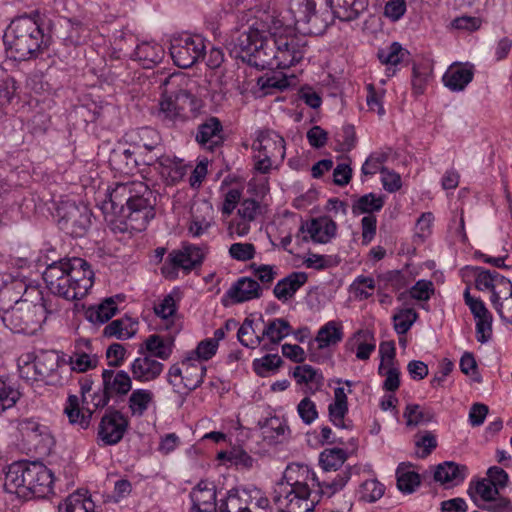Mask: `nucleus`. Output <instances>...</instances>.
I'll return each mask as SVG.
<instances>
[{"instance_id": "42", "label": "nucleus", "mask_w": 512, "mask_h": 512, "mask_svg": "<svg viewBox=\"0 0 512 512\" xmlns=\"http://www.w3.org/2000/svg\"><path fill=\"white\" fill-rule=\"evenodd\" d=\"M154 404V393L149 389L139 388L131 392L127 406L132 417H142Z\"/></svg>"}, {"instance_id": "12", "label": "nucleus", "mask_w": 512, "mask_h": 512, "mask_svg": "<svg viewBox=\"0 0 512 512\" xmlns=\"http://www.w3.org/2000/svg\"><path fill=\"white\" fill-rule=\"evenodd\" d=\"M336 231L337 225L331 218L326 216L314 218L301 224L295 235V242L297 247H301L308 240L326 244L335 237Z\"/></svg>"}, {"instance_id": "28", "label": "nucleus", "mask_w": 512, "mask_h": 512, "mask_svg": "<svg viewBox=\"0 0 512 512\" xmlns=\"http://www.w3.org/2000/svg\"><path fill=\"white\" fill-rule=\"evenodd\" d=\"M352 390L345 389L344 386L337 387L334 390V400L329 405V418L334 426L342 429H351L352 423L349 420H346V414L348 413V402L347 395L350 394Z\"/></svg>"}, {"instance_id": "14", "label": "nucleus", "mask_w": 512, "mask_h": 512, "mask_svg": "<svg viewBox=\"0 0 512 512\" xmlns=\"http://www.w3.org/2000/svg\"><path fill=\"white\" fill-rule=\"evenodd\" d=\"M58 213L62 228L75 237L83 236L91 224V212L85 205L66 202L60 206Z\"/></svg>"}, {"instance_id": "49", "label": "nucleus", "mask_w": 512, "mask_h": 512, "mask_svg": "<svg viewBox=\"0 0 512 512\" xmlns=\"http://www.w3.org/2000/svg\"><path fill=\"white\" fill-rule=\"evenodd\" d=\"M397 487L404 493H412L420 485V476L411 464L401 463L396 469Z\"/></svg>"}, {"instance_id": "19", "label": "nucleus", "mask_w": 512, "mask_h": 512, "mask_svg": "<svg viewBox=\"0 0 512 512\" xmlns=\"http://www.w3.org/2000/svg\"><path fill=\"white\" fill-rule=\"evenodd\" d=\"M253 152L266 154L270 158H274L283 162L285 158V140L276 131L266 129L256 133V138L252 144Z\"/></svg>"}, {"instance_id": "11", "label": "nucleus", "mask_w": 512, "mask_h": 512, "mask_svg": "<svg viewBox=\"0 0 512 512\" xmlns=\"http://www.w3.org/2000/svg\"><path fill=\"white\" fill-rule=\"evenodd\" d=\"M148 193V186L142 182L118 183L108 189L105 199L99 205L106 218L118 216L127 206L128 198L135 194ZM113 221V218L110 219Z\"/></svg>"}, {"instance_id": "20", "label": "nucleus", "mask_w": 512, "mask_h": 512, "mask_svg": "<svg viewBox=\"0 0 512 512\" xmlns=\"http://www.w3.org/2000/svg\"><path fill=\"white\" fill-rule=\"evenodd\" d=\"M190 512H218L216 485L201 480L190 492Z\"/></svg>"}, {"instance_id": "5", "label": "nucleus", "mask_w": 512, "mask_h": 512, "mask_svg": "<svg viewBox=\"0 0 512 512\" xmlns=\"http://www.w3.org/2000/svg\"><path fill=\"white\" fill-rule=\"evenodd\" d=\"M4 41L14 58L19 60L37 58L49 45L48 38L37 21L27 16L11 22Z\"/></svg>"}, {"instance_id": "60", "label": "nucleus", "mask_w": 512, "mask_h": 512, "mask_svg": "<svg viewBox=\"0 0 512 512\" xmlns=\"http://www.w3.org/2000/svg\"><path fill=\"white\" fill-rule=\"evenodd\" d=\"M379 375L385 378L383 382V388L387 391L394 392L400 386V368L399 365L389 364V365H379L378 367Z\"/></svg>"}, {"instance_id": "1", "label": "nucleus", "mask_w": 512, "mask_h": 512, "mask_svg": "<svg viewBox=\"0 0 512 512\" xmlns=\"http://www.w3.org/2000/svg\"><path fill=\"white\" fill-rule=\"evenodd\" d=\"M233 42L235 50L261 69L289 68L300 63L307 52L305 36L283 27L275 12L258 11Z\"/></svg>"}, {"instance_id": "27", "label": "nucleus", "mask_w": 512, "mask_h": 512, "mask_svg": "<svg viewBox=\"0 0 512 512\" xmlns=\"http://www.w3.org/2000/svg\"><path fill=\"white\" fill-rule=\"evenodd\" d=\"M473 66L465 63L452 64L443 75V83L445 87L453 92L463 91L467 85L473 80Z\"/></svg>"}, {"instance_id": "16", "label": "nucleus", "mask_w": 512, "mask_h": 512, "mask_svg": "<svg viewBox=\"0 0 512 512\" xmlns=\"http://www.w3.org/2000/svg\"><path fill=\"white\" fill-rule=\"evenodd\" d=\"M18 429L34 447L47 453L55 444V439L46 422L36 418H24L19 421Z\"/></svg>"}, {"instance_id": "25", "label": "nucleus", "mask_w": 512, "mask_h": 512, "mask_svg": "<svg viewBox=\"0 0 512 512\" xmlns=\"http://www.w3.org/2000/svg\"><path fill=\"white\" fill-rule=\"evenodd\" d=\"M179 297L177 293H170L163 297L154 306L155 314L162 319L163 327L170 334H177L181 330V323L177 316Z\"/></svg>"}, {"instance_id": "32", "label": "nucleus", "mask_w": 512, "mask_h": 512, "mask_svg": "<svg viewBox=\"0 0 512 512\" xmlns=\"http://www.w3.org/2000/svg\"><path fill=\"white\" fill-rule=\"evenodd\" d=\"M333 15L341 21H352L367 8L368 0H326Z\"/></svg>"}, {"instance_id": "63", "label": "nucleus", "mask_w": 512, "mask_h": 512, "mask_svg": "<svg viewBox=\"0 0 512 512\" xmlns=\"http://www.w3.org/2000/svg\"><path fill=\"white\" fill-rule=\"evenodd\" d=\"M366 89V103L369 110L377 112L380 117L384 116L385 108L383 106V99L385 97L386 90L383 87L376 88L373 84H368Z\"/></svg>"}, {"instance_id": "62", "label": "nucleus", "mask_w": 512, "mask_h": 512, "mask_svg": "<svg viewBox=\"0 0 512 512\" xmlns=\"http://www.w3.org/2000/svg\"><path fill=\"white\" fill-rule=\"evenodd\" d=\"M417 319V313L412 308H405L399 310L393 315V323L395 331L400 334H406L413 323Z\"/></svg>"}, {"instance_id": "51", "label": "nucleus", "mask_w": 512, "mask_h": 512, "mask_svg": "<svg viewBox=\"0 0 512 512\" xmlns=\"http://www.w3.org/2000/svg\"><path fill=\"white\" fill-rule=\"evenodd\" d=\"M257 85L264 95L283 91L290 86L289 78L283 73L264 75L258 78Z\"/></svg>"}, {"instance_id": "7", "label": "nucleus", "mask_w": 512, "mask_h": 512, "mask_svg": "<svg viewBox=\"0 0 512 512\" xmlns=\"http://www.w3.org/2000/svg\"><path fill=\"white\" fill-rule=\"evenodd\" d=\"M319 0H290L289 8L281 20L283 27L303 34L319 35L325 31L328 22L316 10Z\"/></svg>"}, {"instance_id": "23", "label": "nucleus", "mask_w": 512, "mask_h": 512, "mask_svg": "<svg viewBox=\"0 0 512 512\" xmlns=\"http://www.w3.org/2000/svg\"><path fill=\"white\" fill-rule=\"evenodd\" d=\"M132 378L140 383H148L158 379L164 371V364L152 358V355L141 353L130 364Z\"/></svg>"}, {"instance_id": "31", "label": "nucleus", "mask_w": 512, "mask_h": 512, "mask_svg": "<svg viewBox=\"0 0 512 512\" xmlns=\"http://www.w3.org/2000/svg\"><path fill=\"white\" fill-rule=\"evenodd\" d=\"M291 333L289 322L283 318H274L265 323L261 334L263 349L271 350V346H277L285 337Z\"/></svg>"}, {"instance_id": "35", "label": "nucleus", "mask_w": 512, "mask_h": 512, "mask_svg": "<svg viewBox=\"0 0 512 512\" xmlns=\"http://www.w3.org/2000/svg\"><path fill=\"white\" fill-rule=\"evenodd\" d=\"M157 116L167 123L184 122L178 100V91L169 93L165 90L162 92Z\"/></svg>"}, {"instance_id": "3", "label": "nucleus", "mask_w": 512, "mask_h": 512, "mask_svg": "<svg viewBox=\"0 0 512 512\" xmlns=\"http://www.w3.org/2000/svg\"><path fill=\"white\" fill-rule=\"evenodd\" d=\"M17 289L27 293L26 286L21 281H15L12 286L0 290V313L4 325L14 333L34 334L46 320L48 310L42 302L34 303L26 298H13L11 292Z\"/></svg>"}, {"instance_id": "10", "label": "nucleus", "mask_w": 512, "mask_h": 512, "mask_svg": "<svg viewBox=\"0 0 512 512\" xmlns=\"http://www.w3.org/2000/svg\"><path fill=\"white\" fill-rule=\"evenodd\" d=\"M152 192L135 194L128 198L126 208L118 215L123 218L126 230L143 231L154 218V207L150 202Z\"/></svg>"}, {"instance_id": "47", "label": "nucleus", "mask_w": 512, "mask_h": 512, "mask_svg": "<svg viewBox=\"0 0 512 512\" xmlns=\"http://www.w3.org/2000/svg\"><path fill=\"white\" fill-rule=\"evenodd\" d=\"M118 311L116 299L109 297L96 306L89 307L86 311L87 319L93 324H104Z\"/></svg>"}, {"instance_id": "57", "label": "nucleus", "mask_w": 512, "mask_h": 512, "mask_svg": "<svg viewBox=\"0 0 512 512\" xmlns=\"http://www.w3.org/2000/svg\"><path fill=\"white\" fill-rule=\"evenodd\" d=\"M218 459L226 460L232 465L251 468L254 464V459L241 448H232L229 451H221L218 453Z\"/></svg>"}, {"instance_id": "40", "label": "nucleus", "mask_w": 512, "mask_h": 512, "mask_svg": "<svg viewBox=\"0 0 512 512\" xmlns=\"http://www.w3.org/2000/svg\"><path fill=\"white\" fill-rule=\"evenodd\" d=\"M133 56L144 68H151L162 60L164 49L154 41H143L136 46Z\"/></svg>"}, {"instance_id": "46", "label": "nucleus", "mask_w": 512, "mask_h": 512, "mask_svg": "<svg viewBox=\"0 0 512 512\" xmlns=\"http://www.w3.org/2000/svg\"><path fill=\"white\" fill-rule=\"evenodd\" d=\"M248 489L233 488L226 493L225 498L220 500L219 512H246Z\"/></svg>"}, {"instance_id": "43", "label": "nucleus", "mask_w": 512, "mask_h": 512, "mask_svg": "<svg viewBox=\"0 0 512 512\" xmlns=\"http://www.w3.org/2000/svg\"><path fill=\"white\" fill-rule=\"evenodd\" d=\"M262 435L269 444L283 443L290 437V429L283 419L272 417L262 426Z\"/></svg>"}, {"instance_id": "53", "label": "nucleus", "mask_w": 512, "mask_h": 512, "mask_svg": "<svg viewBox=\"0 0 512 512\" xmlns=\"http://www.w3.org/2000/svg\"><path fill=\"white\" fill-rule=\"evenodd\" d=\"M178 100L184 121L195 117L202 108L201 99L186 90L178 91Z\"/></svg>"}, {"instance_id": "29", "label": "nucleus", "mask_w": 512, "mask_h": 512, "mask_svg": "<svg viewBox=\"0 0 512 512\" xmlns=\"http://www.w3.org/2000/svg\"><path fill=\"white\" fill-rule=\"evenodd\" d=\"M174 338L173 336H161L158 334L149 335L139 350L141 353L144 350V354L152 355V358L157 360L166 361L170 358L173 353Z\"/></svg>"}, {"instance_id": "45", "label": "nucleus", "mask_w": 512, "mask_h": 512, "mask_svg": "<svg viewBox=\"0 0 512 512\" xmlns=\"http://www.w3.org/2000/svg\"><path fill=\"white\" fill-rule=\"evenodd\" d=\"M138 322L130 317H122L113 320L103 331L106 337H114L121 340L132 338L137 332Z\"/></svg>"}, {"instance_id": "17", "label": "nucleus", "mask_w": 512, "mask_h": 512, "mask_svg": "<svg viewBox=\"0 0 512 512\" xmlns=\"http://www.w3.org/2000/svg\"><path fill=\"white\" fill-rule=\"evenodd\" d=\"M129 426L127 416L117 410L106 412L98 426V439L107 446L118 444Z\"/></svg>"}, {"instance_id": "34", "label": "nucleus", "mask_w": 512, "mask_h": 512, "mask_svg": "<svg viewBox=\"0 0 512 512\" xmlns=\"http://www.w3.org/2000/svg\"><path fill=\"white\" fill-rule=\"evenodd\" d=\"M306 282V273L292 272L277 282L274 286L273 294L279 301L286 302L291 299Z\"/></svg>"}, {"instance_id": "15", "label": "nucleus", "mask_w": 512, "mask_h": 512, "mask_svg": "<svg viewBox=\"0 0 512 512\" xmlns=\"http://www.w3.org/2000/svg\"><path fill=\"white\" fill-rule=\"evenodd\" d=\"M297 473L303 479L308 480L310 486L317 487L321 497L331 498L346 486L350 480V472L342 471L334 478H324L320 480L316 473L307 465H296Z\"/></svg>"}, {"instance_id": "52", "label": "nucleus", "mask_w": 512, "mask_h": 512, "mask_svg": "<svg viewBox=\"0 0 512 512\" xmlns=\"http://www.w3.org/2000/svg\"><path fill=\"white\" fill-rule=\"evenodd\" d=\"M99 358L96 354L75 351L69 357L71 371L84 373L97 367Z\"/></svg>"}, {"instance_id": "9", "label": "nucleus", "mask_w": 512, "mask_h": 512, "mask_svg": "<svg viewBox=\"0 0 512 512\" xmlns=\"http://www.w3.org/2000/svg\"><path fill=\"white\" fill-rule=\"evenodd\" d=\"M205 373L206 365L185 353L180 361L169 367L167 382L173 387L183 385L185 389L192 391L203 383Z\"/></svg>"}, {"instance_id": "24", "label": "nucleus", "mask_w": 512, "mask_h": 512, "mask_svg": "<svg viewBox=\"0 0 512 512\" xmlns=\"http://www.w3.org/2000/svg\"><path fill=\"white\" fill-rule=\"evenodd\" d=\"M205 250L193 244H184L180 249L173 250L168 255V262L175 269L190 271L202 264Z\"/></svg>"}, {"instance_id": "56", "label": "nucleus", "mask_w": 512, "mask_h": 512, "mask_svg": "<svg viewBox=\"0 0 512 512\" xmlns=\"http://www.w3.org/2000/svg\"><path fill=\"white\" fill-rule=\"evenodd\" d=\"M218 340L208 338L198 343L194 350L186 352L189 356L198 360L201 364H205L206 361L210 360L217 352Z\"/></svg>"}, {"instance_id": "58", "label": "nucleus", "mask_w": 512, "mask_h": 512, "mask_svg": "<svg viewBox=\"0 0 512 512\" xmlns=\"http://www.w3.org/2000/svg\"><path fill=\"white\" fill-rule=\"evenodd\" d=\"M240 343L248 348H256L262 343L261 335L255 333L253 320L246 318L237 332Z\"/></svg>"}, {"instance_id": "54", "label": "nucleus", "mask_w": 512, "mask_h": 512, "mask_svg": "<svg viewBox=\"0 0 512 512\" xmlns=\"http://www.w3.org/2000/svg\"><path fill=\"white\" fill-rule=\"evenodd\" d=\"M282 360L277 354H267L253 360L254 372L260 377H267L274 373L281 365Z\"/></svg>"}, {"instance_id": "37", "label": "nucleus", "mask_w": 512, "mask_h": 512, "mask_svg": "<svg viewBox=\"0 0 512 512\" xmlns=\"http://www.w3.org/2000/svg\"><path fill=\"white\" fill-rule=\"evenodd\" d=\"M347 346L355 351L358 360L366 361L376 349V340L371 331L359 330L347 342Z\"/></svg>"}, {"instance_id": "55", "label": "nucleus", "mask_w": 512, "mask_h": 512, "mask_svg": "<svg viewBox=\"0 0 512 512\" xmlns=\"http://www.w3.org/2000/svg\"><path fill=\"white\" fill-rule=\"evenodd\" d=\"M64 411L71 424H77L82 429H86L89 426L91 416L85 415L80 411L77 396L72 395L68 397Z\"/></svg>"}, {"instance_id": "44", "label": "nucleus", "mask_w": 512, "mask_h": 512, "mask_svg": "<svg viewBox=\"0 0 512 512\" xmlns=\"http://www.w3.org/2000/svg\"><path fill=\"white\" fill-rule=\"evenodd\" d=\"M60 512H97L94 501L87 491L70 494L60 506Z\"/></svg>"}, {"instance_id": "18", "label": "nucleus", "mask_w": 512, "mask_h": 512, "mask_svg": "<svg viewBox=\"0 0 512 512\" xmlns=\"http://www.w3.org/2000/svg\"><path fill=\"white\" fill-rule=\"evenodd\" d=\"M126 137L127 142L137 149V155L141 161L145 155H154L162 150L161 136L153 128L142 127L131 131Z\"/></svg>"}, {"instance_id": "26", "label": "nucleus", "mask_w": 512, "mask_h": 512, "mask_svg": "<svg viewBox=\"0 0 512 512\" xmlns=\"http://www.w3.org/2000/svg\"><path fill=\"white\" fill-rule=\"evenodd\" d=\"M263 289L257 280L250 277H240L226 291L225 296L234 304H239L262 296Z\"/></svg>"}, {"instance_id": "50", "label": "nucleus", "mask_w": 512, "mask_h": 512, "mask_svg": "<svg viewBox=\"0 0 512 512\" xmlns=\"http://www.w3.org/2000/svg\"><path fill=\"white\" fill-rule=\"evenodd\" d=\"M347 459V453L341 448L325 449L319 455V464L324 472L337 471Z\"/></svg>"}, {"instance_id": "8", "label": "nucleus", "mask_w": 512, "mask_h": 512, "mask_svg": "<svg viewBox=\"0 0 512 512\" xmlns=\"http://www.w3.org/2000/svg\"><path fill=\"white\" fill-rule=\"evenodd\" d=\"M205 40L200 35L188 33L174 35L170 39L169 52L175 65L189 68L204 57Z\"/></svg>"}, {"instance_id": "41", "label": "nucleus", "mask_w": 512, "mask_h": 512, "mask_svg": "<svg viewBox=\"0 0 512 512\" xmlns=\"http://www.w3.org/2000/svg\"><path fill=\"white\" fill-rule=\"evenodd\" d=\"M408 55V51L398 42H393L389 46L379 49L377 52L379 61L387 66L386 75L388 77L395 74V67L404 61Z\"/></svg>"}, {"instance_id": "39", "label": "nucleus", "mask_w": 512, "mask_h": 512, "mask_svg": "<svg viewBox=\"0 0 512 512\" xmlns=\"http://www.w3.org/2000/svg\"><path fill=\"white\" fill-rule=\"evenodd\" d=\"M34 357L40 380L54 382L56 373L61 368L60 356L54 351H40Z\"/></svg>"}, {"instance_id": "48", "label": "nucleus", "mask_w": 512, "mask_h": 512, "mask_svg": "<svg viewBox=\"0 0 512 512\" xmlns=\"http://www.w3.org/2000/svg\"><path fill=\"white\" fill-rule=\"evenodd\" d=\"M385 203L384 196L375 193H368L360 196L353 201L352 213L354 215H373L374 212L380 211Z\"/></svg>"}, {"instance_id": "13", "label": "nucleus", "mask_w": 512, "mask_h": 512, "mask_svg": "<svg viewBox=\"0 0 512 512\" xmlns=\"http://www.w3.org/2000/svg\"><path fill=\"white\" fill-rule=\"evenodd\" d=\"M142 162L153 166L167 184L179 182L187 173L188 168L182 159L170 154H163L162 151L154 153V155H145Z\"/></svg>"}, {"instance_id": "2", "label": "nucleus", "mask_w": 512, "mask_h": 512, "mask_svg": "<svg viewBox=\"0 0 512 512\" xmlns=\"http://www.w3.org/2000/svg\"><path fill=\"white\" fill-rule=\"evenodd\" d=\"M43 279L51 293L73 301L89 293L94 284V272L86 260L75 257L48 265Z\"/></svg>"}, {"instance_id": "61", "label": "nucleus", "mask_w": 512, "mask_h": 512, "mask_svg": "<svg viewBox=\"0 0 512 512\" xmlns=\"http://www.w3.org/2000/svg\"><path fill=\"white\" fill-rule=\"evenodd\" d=\"M18 370L21 378L27 381H40L34 354L26 353L21 355L18 359Z\"/></svg>"}, {"instance_id": "6", "label": "nucleus", "mask_w": 512, "mask_h": 512, "mask_svg": "<svg viewBox=\"0 0 512 512\" xmlns=\"http://www.w3.org/2000/svg\"><path fill=\"white\" fill-rule=\"evenodd\" d=\"M309 496V481L299 476L294 465L288 468L287 482L278 486L274 502L280 512H311L315 503Z\"/></svg>"}, {"instance_id": "38", "label": "nucleus", "mask_w": 512, "mask_h": 512, "mask_svg": "<svg viewBox=\"0 0 512 512\" xmlns=\"http://www.w3.org/2000/svg\"><path fill=\"white\" fill-rule=\"evenodd\" d=\"M344 338L343 324L339 320H330L322 325L315 337L319 349H326L340 343Z\"/></svg>"}, {"instance_id": "64", "label": "nucleus", "mask_w": 512, "mask_h": 512, "mask_svg": "<svg viewBox=\"0 0 512 512\" xmlns=\"http://www.w3.org/2000/svg\"><path fill=\"white\" fill-rule=\"evenodd\" d=\"M246 512H270L268 498L259 489H250Z\"/></svg>"}, {"instance_id": "33", "label": "nucleus", "mask_w": 512, "mask_h": 512, "mask_svg": "<svg viewBox=\"0 0 512 512\" xmlns=\"http://www.w3.org/2000/svg\"><path fill=\"white\" fill-rule=\"evenodd\" d=\"M102 378L103 388L111 397L126 395L132 388V378L124 370L116 372L104 370Z\"/></svg>"}, {"instance_id": "21", "label": "nucleus", "mask_w": 512, "mask_h": 512, "mask_svg": "<svg viewBox=\"0 0 512 512\" xmlns=\"http://www.w3.org/2000/svg\"><path fill=\"white\" fill-rule=\"evenodd\" d=\"M191 220L188 232L192 237H201L208 233L214 224V209L207 200L196 201L191 208Z\"/></svg>"}, {"instance_id": "36", "label": "nucleus", "mask_w": 512, "mask_h": 512, "mask_svg": "<svg viewBox=\"0 0 512 512\" xmlns=\"http://www.w3.org/2000/svg\"><path fill=\"white\" fill-rule=\"evenodd\" d=\"M467 468L454 462L439 464L434 472V479L447 487L462 483L466 477Z\"/></svg>"}, {"instance_id": "22", "label": "nucleus", "mask_w": 512, "mask_h": 512, "mask_svg": "<svg viewBox=\"0 0 512 512\" xmlns=\"http://www.w3.org/2000/svg\"><path fill=\"white\" fill-rule=\"evenodd\" d=\"M260 203L255 199H244L239 204L237 216L230 222L228 230L231 235L246 236L251 223L256 219L260 211Z\"/></svg>"}, {"instance_id": "4", "label": "nucleus", "mask_w": 512, "mask_h": 512, "mask_svg": "<svg viewBox=\"0 0 512 512\" xmlns=\"http://www.w3.org/2000/svg\"><path fill=\"white\" fill-rule=\"evenodd\" d=\"M56 478L41 462L18 461L8 466L4 489L22 499L43 498L53 492Z\"/></svg>"}, {"instance_id": "30", "label": "nucleus", "mask_w": 512, "mask_h": 512, "mask_svg": "<svg viewBox=\"0 0 512 512\" xmlns=\"http://www.w3.org/2000/svg\"><path fill=\"white\" fill-rule=\"evenodd\" d=\"M222 124L216 117L208 118L198 127L196 141L205 149L213 150L223 142Z\"/></svg>"}, {"instance_id": "59", "label": "nucleus", "mask_w": 512, "mask_h": 512, "mask_svg": "<svg viewBox=\"0 0 512 512\" xmlns=\"http://www.w3.org/2000/svg\"><path fill=\"white\" fill-rule=\"evenodd\" d=\"M404 417L408 426H417L430 422L433 418V414L418 404H408L404 412Z\"/></svg>"}]
</instances>
